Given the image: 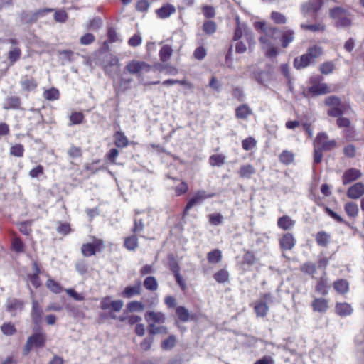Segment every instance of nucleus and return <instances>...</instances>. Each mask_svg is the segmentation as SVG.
<instances>
[{
	"instance_id": "obj_1",
	"label": "nucleus",
	"mask_w": 364,
	"mask_h": 364,
	"mask_svg": "<svg viewBox=\"0 0 364 364\" xmlns=\"http://www.w3.org/2000/svg\"><path fill=\"white\" fill-rule=\"evenodd\" d=\"M323 49L321 46L314 45L307 48L306 53L294 59L293 65L296 70L307 68L311 64H314L316 60L323 55Z\"/></svg>"
},
{
	"instance_id": "obj_2",
	"label": "nucleus",
	"mask_w": 364,
	"mask_h": 364,
	"mask_svg": "<svg viewBox=\"0 0 364 364\" xmlns=\"http://www.w3.org/2000/svg\"><path fill=\"white\" fill-rule=\"evenodd\" d=\"M144 318L148 323L147 329L150 336L168 333L166 326H156V324H163L166 321V315L163 312L149 311L145 314Z\"/></svg>"
},
{
	"instance_id": "obj_3",
	"label": "nucleus",
	"mask_w": 364,
	"mask_h": 364,
	"mask_svg": "<svg viewBox=\"0 0 364 364\" xmlns=\"http://www.w3.org/2000/svg\"><path fill=\"white\" fill-rule=\"evenodd\" d=\"M124 303L122 300H111V297L107 296L103 297L101 299L100 307L103 311L109 310L108 313H101L99 315V318L102 321H105L106 319H116L117 316L114 313L119 312L122 307Z\"/></svg>"
},
{
	"instance_id": "obj_4",
	"label": "nucleus",
	"mask_w": 364,
	"mask_h": 364,
	"mask_svg": "<svg viewBox=\"0 0 364 364\" xmlns=\"http://www.w3.org/2000/svg\"><path fill=\"white\" fill-rule=\"evenodd\" d=\"M330 17L335 20L336 28H348L352 25L348 11L341 6H335L329 10Z\"/></svg>"
},
{
	"instance_id": "obj_5",
	"label": "nucleus",
	"mask_w": 364,
	"mask_h": 364,
	"mask_svg": "<svg viewBox=\"0 0 364 364\" xmlns=\"http://www.w3.org/2000/svg\"><path fill=\"white\" fill-rule=\"evenodd\" d=\"M47 341V335L43 331L35 332L29 336L23 348L22 353L27 355L33 348H42L45 347Z\"/></svg>"
},
{
	"instance_id": "obj_6",
	"label": "nucleus",
	"mask_w": 364,
	"mask_h": 364,
	"mask_svg": "<svg viewBox=\"0 0 364 364\" xmlns=\"http://www.w3.org/2000/svg\"><path fill=\"white\" fill-rule=\"evenodd\" d=\"M324 105L329 107L327 114L331 117H340L346 111V105H343L340 97L330 95L325 98Z\"/></svg>"
},
{
	"instance_id": "obj_7",
	"label": "nucleus",
	"mask_w": 364,
	"mask_h": 364,
	"mask_svg": "<svg viewBox=\"0 0 364 364\" xmlns=\"http://www.w3.org/2000/svg\"><path fill=\"white\" fill-rule=\"evenodd\" d=\"M323 80V77L320 75L311 76L309 79L310 86L307 89L308 93L312 96H318L334 91V90L331 89L328 84L321 82Z\"/></svg>"
},
{
	"instance_id": "obj_8",
	"label": "nucleus",
	"mask_w": 364,
	"mask_h": 364,
	"mask_svg": "<svg viewBox=\"0 0 364 364\" xmlns=\"http://www.w3.org/2000/svg\"><path fill=\"white\" fill-rule=\"evenodd\" d=\"M53 11L54 9L52 8L40 9L35 11H22L19 16L20 21L22 24L32 25L36 23L40 17Z\"/></svg>"
},
{
	"instance_id": "obj_9",
	"label": "nucleus",
	"mask_w": 364,
	"mask_h": 364,
	"mask_svg": "<svg viewBox=\"0 0 364 364\" xmlns=\"http://www.w3.org/2000/svg\"><path fill=\"white\" fill-rule=\"evenodd\" d=\"M92 242L84 243L81 246V253L85 257H90L101 252L105 247L103 240L95 236L92 237Z\"/></svg>"
},
{
	"instance_id": "obj_10",
	"label": "nucleus",
	"mask_w": 364,
	"mask_h": 364,
	"mask_svg": "<svg viewBox=\"0 0 364 364\" xmlns=\"http://www.w3.org/2000/svg\"><path fill=\"white\" fill-rule=\"evenodd\" d=\"M314 146L323 151H330L337 146V141L335 139H330L326 132H318L314 139Z\"/></svg>"
},
{
	"instance_id": "obj_11",
	"label": "nucleus",
	"mask_w": 364,
	"mask_h": 364,
	"mask_svg": "<svg viewBox=\"0 0 364 364\" xmlns=\"http://www.w3.org/2000/svg\"><path fill=\"white\" fill-rule=\"evenodd\" d=\"M125 69L129 74L140 75L143 71L146 73L149 72L151 69V65L145 61L132 60L127 63Z\"/></svg>"
},
{
	"instance_id": "obj_12",
	"label": "nucleus",
	"mask_w": 364,
	"mask_h": 364,
	"mask_svg": "<svg viewBox=\"0 0 364 364\" xmlns=\"http://www.w3.org/2000/svg\"><path fill=\"white\" fill-rule=\"evenodd\" d=\"M296 244V240L293 233L287 232L279 238V248L282 251L291 250Z\"/></svg>"
},
{
	"instance_id": "obj_13",
	"label": "nucleus",
	"mask_w": 364,
	"mask_h": 364,
	"mask_svg": "<svg viewBox=\"0 0 364 364\" xmlns=\"http://www.w3.org/2000/svg\"><path fill=\"white\" fill-rule=\"evenodd\" d=\"M141 292V283L138 280L134 285L127 286L121 292L120 296L124 299H131L134 296H140Z\"/></svg>"
},
{
	"instance_id": "obj_14",
	"label": "nucleus",
	"mask_w": 364,
	"mask_h": 364,
	"mask_svg": "<svg viewBox=\"0 0 364 364\" xmlns=\"http://www.w3.org/2000/svg\"><path fill=\"white\" fill-rule=\"evenodd\" d=\"M215 196V193H208L204 190H199L187 202L188 208H192L194 205L200 204L205 199L213 198Z\"/></svg>"
},
{
	"instance_id": "obj_15",
	"label": "nucleus",
	"mask_w": 364,
	"mask_h": 364,
	"mask_svg": "<svg viewBox=\"0 0 364 364\" xmlns=\"http://www.w3.org/2000/svg\"><path fill=\"white\" fill-rule=\"evenodd\" d=\"M176 11V7L171 3H164L162 6L156 9L155 13L158 18L166 19L174 14Z\"/></svg>"
},
{
	"instance_id": "obj_16",
	"label": "nucleus",
	"mask_w": 364,
	"mask_h": 364,
	"mask_svg": "<svg viewBox=\"0 0 364 364\" xmlns=\"http://www.w3.org/2000/svg\"><path fill=\"white\" fill-rule=\"evenodd\" d=\"M279 33V41L281 43V46L283 48H287L289 44L294 41L295 33L292 29H290L287 27H284L282 30H280Z\"/></svg>"
},
{
	"instance_id": "obj_17",
	"label": "nucleus",
	"mask_w": 364,
	"mask_h": 364,
	"mask_svg": "<svg viewBox=\"0 0 364 364\" xmlns=\"http://www.w3.org/2000/svg\"><path fill=\"white\" fill-rule=\"evenodd\" d=\"M331 289V284L328 282V279L326 277V272L320 277L316 283L315 291L320 295L326 296Z\"/></svg>"
},
{
	"instance_id": "obj_18",
	"label": "nucleus",
	"mask_w": 364,
	"mask_h": 364,
	"mask_svg": "<svg viewBox=\"0 0 364 364\" xmlns=\"http://www.w3.org/2000/svg\"><path fill=\"white\" fill-rule=\"evenodd\" d=\"M329 301L323 297L315 298L311 304L312 310L321 314L326 313L329 309Z\"/></svg>"
},
{
	"instance_id": "obj_19",
	"label": "nucleus",
	"mask_w": 364,
	"mask_h": 364,
	"mask_svg": "<svg viewBox=\"0 0 364 364\" xmlns=\"http://www.w3.org/2000/svg\"><path fill=\"white\" fill-rule=\"evenodd\" d=\"M43 314V311L39 302L37 300H33L31 318L34 324L38 326L41 323Z\"/></svg>"
},
{
	"instance_id": "obj_20",
	"label": "nucleus",
	"mask_w": 364,
	"mask_h": 364,
	"mask_svg": "<svg viewBox=\"0 0 364 364\" xmlns=\"http://www.w3.org/2000/svg\"><path fill=\"white\" fill-rule=\"evenodd\" d=\"M323 5V0H309L302 6V11L305 14L318 13Z\"/></svg>"
},
{
	"instance_id": "obj_21",
	"label": "nucleus",
	"mask_w": 364,
	"mask_h": 364,
	"mask_svg": "<svg viewBox=\"0 0 364 364\" xmlns=\"http://www.w3.org/2000/svg\"><path fill=\"white\" fill-rule=\"evenodd\" d=\"M280 30L275 26H267L263 36H261L259 41L262 45H270V40L275 39V35L279 33Z\"/></svg>"
},
{
	"instance_id": "obj_22",
	"label": "nucleus",
	"mask_w": 364,
	"mask_h": 364,
	"mask_svg": "<svg viewBox=\"0 0 364 364\" xmlns=\"http://www.w3.org/2000/svg\"><path fill=\"white\" fill-rule=\"evenodd\" d=\"M362 176V173L359 169L350 168L345 171L342 176V182L343 185H347L352 183L354 181L360 178Z\"/></svg>"
},
{
	"instance_id": "obj_23",
	"label": "nucleus",
	"mask_w": 364,
	"mask_h": 364,
	"mask_svg": "<svg viewBox=\"0 0 364 364\" xmlns=\"http://www.w3.org/2000/svg\"><path fill=\"white\" fill-rule=\"evenodd\" d=\"M337 117V119H336L337 127L338 128L348 129L347 130H345V137L348 141L351 140L352 138L353 137L354 133L353 131L351 132L349 130V128L351 126L350 120L347 117H342V115L340 117Z\"/></svg>"
},
{
	"instance_id": "obj_24",
	"label": "nucleus",
	"mask_w": 364,
	"mask_h": 364,
	"mask_svg": "<svg viewBox=\"0 0 364 364\" xmlns=\"http://www.w3.org/2000/svg\"><path fill=\"white\" fill-rule=\"evenodd\" d=\"M277 226L279 229L284 231H289L294 228L296 221L293 220L289 215H284L277 219Z\"/></svg>"
},
{
	"instance_id": "obj_25",
	"label": "nucleus",
	"mask_w": 364,
	"mask_h": 364,
	"mask_svg": "<svg viewBox=\"0 0 364 364\" xmlns=\"http://www.w3.org/2000/svg\"><path fill=\"white\" fill-rule=\"evenodd\" d=\"M314 203L319 207L323 208L324 212L328 214L331 218L340 223H346V221L339 215L326 206L322 203V200L319 197H315L314 199Z\"/></svg>"
},
{
	"instance_id": "obj_26",
	"label": "nucleus",
	"mask_w": 364,
	"mask_h": 364,
	"mask_svg": "<svg viewBox=\"0 0 364 364\" xmlns=\"http://www.w3.org/2000/svg\"><path fill=\"white\" fill-rule=\"evenodd\" d=\"M364 194V184L361 182H358L350 187L347 191V196L351 199H357Z\"/></svg>"
},
{
	"instance_id": "obj_27",
	"label": "nucleus",
	"mask_w": 364,
	"mask_h": 364,
	"mask_svg": "<svg viewBox=\"0 0 364 364\" xmlns=\"http://www.w3.org/2000/svg\"><path fill=\"white\" fill-rule=\"evenodd\" d=\"M20 84L23 90L26 92L35 90L38 87L37 80L34 77L27 75L23 76L21 80L20 81Z\"/></svg>"
},
{
	"instance_id": "obj_28",
	"label": "nucleus",
	"mask_w": 364,
	"mask_h": 364,
	"mask_svg": "<svg viewBox=\"0 0 364 364\" xmlns=\"http://www.w3.org/2000/svg\"><path fill=\"white\" fill-rule=\"evenodd\" d=\"M3 108L6 110L21 109V100L18 96H10L5 99Z\"/></svg>"
},
{
	"instance_id": "obj_29",
	"label": "nucleus",
	"mask_w": 364,
	"mask_h": 364,
	"mask_svg": "<svg viewBox=\"0 0 364 364\" xmlns=\"http://www.w3.org/2000/svg\"><path fill=\"white\" fill-rule=\"evenodd\" d=\"M254 312L257 317H265L269 310L267 304L263 300L256 301L253 306Z\"/></svg>"
},
{
	"instance_id": "obj_30",
	"label": "nucleus",
	"mask_w": 364,
	"mask_h": 364,
	"mask_svg": "<svg viewBox=\"0 0 364 364\" xmlns=\"http://www.w3.org/2000/svg\"><path fill=\"white\" fill-rule=\"evenodd\" d=\"M315 240L319 247H327L331 243V234L324 231H318L315 235Z\"/></svg>"
},
{
	"instance_id": "obj_31",
	"label": "nucleus",
	"mask_w": 364,
	"mask_h": 364,
	"mask_svg": "<svg viewBox=\"0 0 364 364\" xmlns=\"http://www.w3.org/2000/svg\"><path fill=\"white\" fill-rule=\"evenodd\" d=\"M252 114V111L247 104L240 105L235 109V117L238 119L245 120Z\"/></svg>"
},
{
	"instance_id": "obj_32",
	"label": "nucleus",
	"mask_w": 364,
	"mask_h": 364,
	"mask_svg": "<svg viewBox=\"0 0 364 364\" xmlns=\"http://www.w3.org/2000/svg\"><path fill=\"white\" fill-rule=\"evenodd\" d=\"M255 173V168L252 164H250L242 165L237 171V173L241 178L247 179L251 178L252 176L254 175Z\"/></svg>"
},
{
	"instance_id": "obj_33",
	"label": "nucleus",
	"mask_w": 364,
	"mask_h": 364,
	"mask_svg": "<svg viewBox=\"0 0 364 364\" xmlns=\"http://www.w3.org/2000/svg\"><path fill=\"white\" fill-rule=\"evenodd\" d=\"M353 308L348 303L342 302L336 303L335 306V311L340 316H350L353 313Z\"/></svg>"
},
{
	"instance_id": "obj_34",
	"label": "nucleus",
	"mask_w": 364,
	"mask_h": 364,
	"mask_svg": "<svg viewBox=\"0 0 364 364\" xmlns=\"http://www.w3.org/2000/svg\"><path fill=\"white\" fill-rule=\"evenodd\" d=\"M106 35H107V39L106 41L104 42V43H103L104 46H108V45L110 43H116L118 41H121V39L119 37L117 29L112 26H108L107 27Z\"/></svg>"
},
{
	"instance_id": "obj_35",
	"label": "nucleus",
	"mask_w": 364,
	"mask_h": 364,
	"mask_svg": "<svg viewBox=\"0 0 364 364\" xmlns=\"http://www.w3.org/2000/svg\"><path fill=\"white\" fill-rule=\"evenodd\" d=\"M333 287L335 291L341 295H344L349 291V283L345 279H338L334 281Z\"/></svg>"
},
{
	"instance_id": "obj_36",
	"label": "nucleus",
	"mask_w": 364,
	"mask_h": 364,
	"mask_svg": "<svg viewBox=\"0 0 364 364\" xmlns=\"http://www.w3.org/2000/svg\"><path fill=\"white\" fill-rule=\"evenodd\" d=\"M123 246L129 251H134L139 247V240L136 235H132L124 238Z\"/></svg>"
},
{
	"instance_id": "obj_37",
	"label": "nucleus",
	"mask_w": 364,
	"mask_h": 364,
	"mask_svg": "<svg viewBox=\"0 0 364 364\" xmlns=\"http://www.w3.org/2000/svg\"><path fill=\"white\" fill-rule=\"evenodd\" d=\"M114 145L119 148L123 149L129 145V139L125 136L124 133L121 131H117L114 134Z\"/></svg>"
},
{
	"instance_id": "obj_38",
	"label": "nucleus",
	"mask_w": 364,
	"mask_h": 364,
	"mask_svg": "<svg viewBox=\"0 0 364 364\" xmlns=\"http://www.w3.org/2000/svg\"><path fill=\"white\" fill-rule=\"evenodd\" d=\"M144 287L150 291H156L159 288L157 279L154 276L146 277L143 282Z\"/></svg>"
},
{
	"instance_id": "obj_39",
	"label": "nucleus",
	"mask_w": 364,
	"mask_h": 364,
	"mask_svg": "<svg viewBox=\"0 0 364 364\" xmlns=\"http://www.w3.org/2000/svg\"><path fill=\"white\" fill-rule=\"evenodd\" d=\"M22 55L21 49L15 46L11 48V50L8 52L7 58L11 65H14L16 62H17Z\"/></svg>"
},
{
	"instance_id": "obj_40",
	"label": "nucleus",
	"mask_w": 364,
	"mask_h": 364,
	"mask_svg": "<svg viewBox=\"0 0 364 364\" xmlns=\"http://www.w3.org/2000/svg\"><path fill=\"white\" fill-rule=\"evenodd\" d=\"M218 28L217 23L213 20L205 21L202 26L203 33L208 36L213 35Z\"/></svg>"
},
{
	"instance_id": "obj_41",
	"label": "nucleus",
	"mask_w": 364,
	"mask_h": 364,
	"mask_svg": "<svg viewBox=\"0 0 364 364\" xmlns=\"http://www.w3.org/2000/svg\"><path fill=\"white\" fill-rule=\"evenodd\" d=\"M11 247L17 253H21L25 251V244L20 237L14 234V237L11 240Z\"/></svg>"
},
{
	"instance_id": "obj_42",
	"label": "nucleus",
	"mask_w": 364,
	"mask_h": 364,
	"mask_svg": "<svg viewBox=\"0 0 364 364\" xmlns=\"http://www.w3.org/2000/svg\"><path fill=\"white\" fill-rule=\"evenodd\" d=\"M344 210L350 218H355L359 213L358 205L354 202H348L344 205Z\"/></svg>"
},
{
	"instance_id": "obj_43",
	"label": "nucleus",
	"mask_w": 364,
	"mask_h": 364,
	"mask_svg": "<svg viewBox=\"0 0 364 364\" xmlns=\"http://www.w3.org/2000/svg\"><path fill=\"white\" fill-rule=\"evenodd\" d=\"M222 257V252L219 249H214L207 254V259L210 264L219 263Z\"/></svg>"
},
{
	"instance_id": "obj_44",
	"label": "nucleus",
	"mask_w": 364,
	"mask_h": 364,
	"mask_svg": "<svg viewBox=\"0 0 364 364\" xmlns=\"http://www.w3.org/2000/svg\"><path fill=\"white\" fill-rule=\"evenodd\" d=\"M336 65L333 61H326L320 64L318 70L323 75H329L333 73Z\"/></svg>"
},
{
	"instance_id": "obj_45",
	"label": "nucleus",
	"mask_w": 364,
	"mask_h": 364,
	"mask_svg": "<svg viewBox=\"0 0 364 364\" xmlns=\"http://www.w3.org/2000/svg\"><path fill=\"white\" fill-rule=\"evenodd\" d=\"M173 53V49L169 45L163 46L159 50L160 60L165 63L168 61Z\"/></svg>"
},
{
	"instance_id": "obj_46",
	"label": "nucleus",
	"mask_w": 364,
	"mask_h": 364,
	"mask_svg": "<svg viewBox=\"0 0 364 364\" xmlns=\"http://www.w3.org/2000/svg\"><path fill=\"white\" fill-rule=\"evenodd\" d=\"M23 305L24 303L21 300L17 299H9L6 304V309L8 311L12 312L18 309H22Z\"/></svg>"
},
{
	"instance_id": "obj_47",
	"label": "nucleus",
	"mask_w": 364,
	"mask_h": 364,
	"mask_svg": "<svg viewBox=\"0 0 364 364\" xmlns=\"http://www.w3.org/2000/svg\"><path fill=\"white\" fill-rule=\"evenodd\" d=\"M25 152L24 146L21 144H15L11 145L9 149V154L12 156L21 158Z\"/></svg>"
},
{
	"instance_id": "obj_48",
	"label": "nucleus",
	"mask_w": 364,
	"mask_h": 364,
	"mask_svg": "<svg viewBox=\"0 0 364 364\" xmlns=\"http://www.w3.org/2000/svg\"><path fill=\"white\" fill-rule=\"evenodd\" d=\"M43 96L44 99H46V100H57L60 98V92L58 89L55 87H51L50 89L44 90Z\"/></svg>"
},
{
	"instance_id": "obj_49",
	"label": "nucleus",
	"mask_w": 364,
	"mask_h": 364,
	"mask_svg": "<svg viewBox=\"0 0 364 364\" xmlns=\"http://www.w3.org/2000/svg\"><path fill=\"white\" fill-rule=\"evenodd\" d=\"M279 161L284 164V165H289L291 164L294 160V154L293 152L288 151V150H284L279 156Z\"/></svg>"
},
{
	"instance_id": "obj_50",
	"label": "nucleus",
	"mask_w": 364,
	"mask_h": 364,
	"mask_svg": "<svg viewBox=\"0 0 364 364\" xmlns=\"http://www.w3.org/2000/svg\"><path fill=\"white\" fill-rule=\"evenodd\" d=\"M176 337L174 335H170L167 338L161 341V348L164 350H171L176 346Z\"/></svg>"
},
{
	"instance_id": "obj_51",
	"label": "nucleus",
	"mask_w": 364,
	"mask_h": 364,
	"mask_svg": "<svg viewBox=\"0 0 364 364\" xmlns=\"http://www.w3.org/2000/svg\"><path fill=\"white\" fill-rule=\"evenodd\" d=\"M46 287L54 294H60L63 291L61 285L51 278H48L46 283Z\"/></svg>"
},
{
	"instance_id": "obj_52",
	"label": "nucleus",
	"mask_w": 364,
	"mask_h": 364,
	"mask_svg": "<svg viewBox=\"0 0 364 364\" xmlns=\"http://www.w3.org/2000/svg\"><path fill=\"white\" fill-rule=\"evenodd\" d=\"M225 156L223 154H213L209 157V164L211 166H221L225 164Z\"/></svg>"
},
{
	"instance_id": "obj_53",
	"label": "nucleus",
	"mask_w": 364,
	"mask_h": 364,
	"mask_svg": "<svg viewBox=\"0 0 364 364\" xmlns=\"http://www.w3.org/2000/svg\"><path fill=\"white\" fill-rule=\"evenodd\" d=\"M144 304L139 301L134 300L127 304V310L129 312L142 311L144 310Z\"/></svg>"
},
{
	"instance_id": "obj_54",
	"label": "nucleus",
	"mask_w": 364,
	"mask_h": 364,
	"mask_svg": "<svg viewBox=\"0 0 364 364\" xmlns=\"http://www.w3.org/2000/svg\"><path fill=\"white\" fill-rule=\"evenodd\" d=\"M213 278L218 283H225L229 280V273L226 269H221L213 274Z\"/></svg>"
},
{
	"instance_id": "obj_55",
	"label": "nucleus",
	"mask_w": 364,
	"mask_h": 364,
	"mask_svg": "<svg viewBox=\"0 0 364 364\" xmlns=\"http://www.w3.org/2000/svg\"><path fill=\"white\" fill-rule=\"evenodd\" d=\"M300 270L306 274L314 277L316 272V266L312 262H306L300 267Z\"/></svg>"
},
{
	"instance_id": "obj_56",
	"label": "nucleus",
	"mask_w": 364,
	"mask_h": 364,
	"mask_svg": "<svg viewBox=\"0 0 364 364\" xmlns=\"http://www.w3.org/2000/svg\"><path fill=\"white\" fill-rule=\"evenodd\" d=\"M176 314L178 319L182 322H186L189 320L190 314L188 311L183 306L176 308Z\"/></svg>"
},
{
	"instance_id": "obj_57",
	"label": "nucleus",
	"mask_w": 364,
	"mask_h": 364,
	"mask_svg": "<svg viewBox=\"0 0 364 364\" xmlns=\"http://www.w3.org/2000/svg\"><path fill=\"white\" fill-rule=\"evenodd\" d=\"M301 28L306 31H311L313 32L323 31L326 28L325 25L318 23L316 24H304L301 23Z\"/></svg>"
},
{
	"instance_id": "obj_58",
	"label": "nucleus",
	"mask_w": 364,
	"mask_h": 364,
	"mask_svg": "<svg viewBox=\"0 0 364 364\" xmlns=\"http://www.w3.org/2000/svg\"><path fill=\"white\" fill-rule=\"evenodd\" d=\"M270 18L274 23L279 25L285 24L287 21L286 16L279 11H272L270 14Z\"/></svg>"
},
{
	"instance_id": "obj_59",
	"label": "nucleus",
	"mask_w": 364,
	"mask_h": 364,
	"mask_svg": "<svg viewBox=\"0 0 364 364\" xmlns=\"http://www.w3.org/2000/svg\"><path fill=\"white\" fill-rule=\"evenodd\" d=\"M188 185L184 181H181L178 186L173 188V190L174 191L175 195L176 196H181L186 194L188 191Z\"/></svg>"
},
{
	"instance_id": "obj_60",
	"label": "nucleus",
	"mask_w": 364,
	"mask_h": 364,
	"mask_svg": "<svg viewBox=\"0 0 364 364\" xmlns=\"http://www.w3.org/2000/svg\"><path fill=\"white\" fill-rule=\"evenodd\" d=\"M2 333L6 336H12L16 333V328L11 322H5L1 326Z\"/></svg>"
},
{
	"instance_id": "obj_61",
	"label": "nucleus",
	"mask_w": 364,
	"mask_h": 364,
	"mask_svg": "<svg viewBox=\"0 0 364 364\" xmlns=\"http://www.w3.org/2000/svg\"><path fill=\"white\" fill-rule=\"evenodd\" d=\"M54 19L56 22L65 23L68 19V14L64 9L54 10Z\"/></svg>"
},
{
	"instance_id": "obj_62",
	"label": "nucleus",
	"mask_w": 364,
	"mask_h": 364,
	"mask_svg": "<svg viewBox=\"0 0 364 364\" xmlns=\"http://www.w3.org/2000/svg\"><path fill=\"white\" fill-rule=\"evenodd\" d=\"M257 146V141L252 136L245 138L242 141V147L245 151H250Z\"/></svg>"
},
{
	"instance_id": "obj_63",
	"label": "nucleus",
	"mask_w": 364,
	"mask_h": 364,
	"mask_svg": "<svg viewBox=\"0 0 364 364\" xmlns=\"http://www.w3.org/2000/svg\"><path fill=\"white\" fill-rule=\"evenodd\" d=\"M68 155L73 159H80L82 156V150L79 146L72 145L68 150Z\"/></svg>"
},
{
	"instance_id": "obj_64",
	"label": "nucleus",
	"mask_w": 364,
	"mask_h": 364,
	"mask_svg": "<svg viewBox=\"0 0 364 364\" xmlns=\"http://www.w3.org/2000/svg\"><path fill=\"white\" fill-rule=\"evenodd\" d=\"M56 230L59 234L65 236L70 234L72 231V229L70 223L66 222H58V226L57 227Z\"/></svg>"
}]
</instances>
